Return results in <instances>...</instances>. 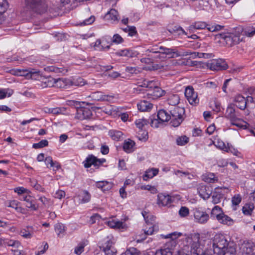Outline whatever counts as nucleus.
<instances>
[{
	"label": "nucleus",
	"instance_id": "27",
	"mask_svg": "<svg viewBox=\"0 0 255 255\" xmlns=\"http://www.w3.org/2000/svg\"><path fill=\"white\" fill-rule=\"evenodd\" d=\"M6 205L8 207L14 209L17 212L24 214L25 210L20 206V203L16 200H8L6 202Z\"/></svg>",
	"mask_w": 255,
	"mask_h": 255
},
{
	"label": "nucleus",
	"instance_id": "43",
	"mask_svg": "<svg viewBox=\"0 0 255 255\" xmlns=\"http://www.w3.org/2000/svg\"><path fill=\"white\" fill-rule=\"evenodd\" d=\"M55 231L57 236L60 237H63L64 235L66 227L61 223H57L54 226Z\"/></svg>",
	"mask_w": 255,
	"mask_h": 255
},
{
	"label": "nucleus",
	"instance_id": "41",
	"mask_svg": "<svg viewBox=\"0 0 255 255\" xmlns=\"http://www.w3.org/2000/svg\"><path fill=\"white\" fill-rule=\"evenodd\" d=\"M137 86L139 87L146 88L148 89H152L155 86V81L154 80L149 81L147 80H140L137 82Z\"/></svg>",
	"mask_w": 255,
	"mask_h": 255
},
{
	"label": "nucleus",
	"instance_id": "19",
	"mask_svg": "<svg viewBox=\"0 0 255 255\" xmlns=\"http://www.w3.org/2000/svg\"><path fill=\"white\" fill-rule=\"evenodd\" d=\"M242 255H255V245L250 242H244L240 248Z\"/></svg>",
	"mask_w": 255,
	"mask_h": 255
},
{
	"label": "nucleus",
	"instance_id": "61",
	"mask_svg": "<svg viewBox=\"0 0 255 255\" xmlns=\"http://www.w3.org/2000/svg\"><path fill=\"white\" fill-rule=\"evenodd\" d=\"M121 255H139V252L134 248H129Z\"/></svg>",
	"mask_w": 255,
	"mask_h": 255
},
{
	"label": "nucleus",
	"instance_id": "38",
	"mask_svg": "<svg viewBox=\"0 0 255 255\" xmlns=\"http://www.w3.org/2000/svg\"><path fill=\"white\" fill-rule=\"evenodd\" d=\"M180 97L177 94H169L167 99L168 104L171 106H175L180 103Z\"/></svg>",
	"mask_w": 255,
	"mask_h": 255
},
{
	"label": "nucleus",
	"instance_id": "8",
	"mask_svg": "<svg viewBox=\"0 0 255 255\" xmlns=\"http://www.w3.org/2000/svg\"><path fill=\"white\" fill-rule=\"evenodd\" d=\"M25 4L28 9L39 13H43L46 11L47 6L41 0H25Z\"/></svg>",
	"mask_w": 255,
	"mask_h": 255
},
{
	"label": "nucleus",
	"instance_id": "29",
	"mask_svg": "<svg viewBox=\"0 0 255 255\" xmlns=\"http://www.w3.org/2000/svg\"><path fill=\"white\" fill-rule=\"evenodd\" d=\"M96 186L103 191H106L112 188L113 183L106 180L100 181L96 182Z\"/></svg>",
	"mask_w": 255,
	"mask_h": 255
},
{
	"label": "nucleus",
	"instance_id": "54",
	"mask_svg": "<svg viewBox=\"0 0 255 255\" xmlns=\"http://www.w3.org/2000/svg\"><path fill=\"white\" fill-rule=\"evenodd\" d=\"M139 188L143 190H147L149 191L150 193L153 194H156L158 192L155 186L149 184L141 185Z\"/></svg>",
	"mask_w": 255,
	"mask_h": 255
},
{
	"label": "nucleus",
	"instance_id": "23",
	"mask_svg": "<svg viewBox=\"0 0 255 255\" xmlns=\"http://www.w3.org/2000/svg\"><path fill=\"white\" fill-rule=\"evenodd\" d=\"M93 97L96 100L98 101H107L110 102H114L117 99L114 95H104L101 92H97L93 94Z\"/></svg>",
	"mask_w": 255,
	"mask_h": 255
},
{
	"label": "nucleus",
	"instance_id": "37",
	"mask_svg": "<svg viewBox=\"0 0 255 255\" xmlns=\"http://www.w3.org/2000/svg\"><path fill=\"white\" fill-rule=\"evenodd\" d=\"M159 169L155 168H151L147 169L143 177L144 180L146 181L148 179H151L157 175L158 173Z\"/></svg>",
	"mask_w": 255,
	"mask_h": 255
},
{
	"label": "nucleus",
	"instance_id": "28",
	"mask_svg": "<svg viewBox=\"0 0 255 255\" xmlns=\"http://www.w3.org/2000/svg\"><path fill=\"white\" fill-rule=\"evenodd\" d=\"M19 234L24 239H31L34 236V228L33 226H28L21 229L20 231Z\"/></svg>",
	"mask_w": 255,
	"mask_h": 255
},
{
	"label": "nucleus",
	"instance_id": "63",
	"mask_svg": "<svg viewBox=\"0 0 255 255\" xmlns=\"http://www.w3.org/2000/svg\"><path fill=\"white\" fill-rule=\"evenodd\" d=\"M178 214L180 217L182 218L186 217L189 215V210L186 207H181L179 210Z\"/></svg>",
	"mask_w": 255,
	"mask_h": 255
},
{
	"label": "nucleus",
	"instance_id": "49",
	"mask_svg": "<svg viewBox=\"0 0 255 255\" xmlns=\"http://www.w3.org/2000/svg\"><path fill=\"white\" fill-rule=\"evenodd\" d=\"M232 207L234 210H236L237 206L242 201V197L240 194H236L232 198Z\"/></svg>",
	"mask_w": 255,
	"mask_h": 255
},
{
	"label": "nucleus",
	"instance_id": "15",
	"mask_svg": "<svg viewBox=\"0 0 255 255\" xmlns=\"http://www.w3.org/2000/svg\"><path fill=\"white\" fill-rule=\"evenodd\" d=\"M221 39L223 40L227 45L232 46L239 42L240 38L237 35L233 33H225L221 35Z\"/></svg>",
	"mask_w": 255,
	"mask_h": 255
},
{
	"label": "nucleus",
	"instance_id": "32",
	"mask_svg": "<svg viewBox=\"0 0 255 255\" xmlns=\"http://www.w3.org/2000/svg\"><path fill=\"white\" fill-rule=\"evenodd\" d=\"M106 42L103 40H97L94 43L91 44L95 50H108L110 48V45H106Z\"/></svg>",
	"mask_w": 255,
	"mask_h": 255
},
{
	"label": "nucleus",
	"instance_id": "42",
	"mask_svg": "<svg viewBox=\"0 0 255 255\" xmlns=\"http://www.w3.org/2000/svg\"><path fill=\"white\" fill-rule=\"evenodd\" d=\"M206 23L204 22L199 21L195 22L194 24L190 25L188 27V30L191 32H195V30L204 29L206 27Z\"/></svg>",
	"mask_w": 255,
	"mask_h": 255
},
{
	"label": "nucleus",
	"instance_id": "64",
	"mask_svg": "<svg viewBox=\"0 0 255 255\" xmlns=\"http://www.w3.org/2000/svg\"><path fill=\"white\" fill-rule=\"evenodd\" d=\"M234 249L231 248H226V250H222V253H216V255H234Z\"/></svg>",
	"mask_w": 255,
	"mask_h": 255
},
{
	"label": "nucleus",
	"instance_id": "53",
	"mask_svg": "<svg viewBox=\"0 0 255 255\" xmlns=\"http://www.w3.org/2000/svg\"><path fill=\"white\" fill-rule=\"evenodd\" d=\"M254 208V205L253 204H246L242 208L243 213L245 215H251Z\"/></svg>",
	"mask_w": 255,
	"mask_h": 255
},
{
	"label": "nucleus",
	"instance_id": "3",
	"mask_svg": "<svg viewBox=\"0 0 255 255\" xmlns=\"http://www.w3.org/2000/svg\"><path fill=\"white\" fill-rule=\"evenodd\" d=\"M225 116L230 121L231 125L243 129L247 128L248 124L239 118V113L236 111L233 104H230L228 106Z\"/></svg>",
	"mask_w": 255,
	"mask_h": 255
},
{
	"label": "nucleus",
	"instance_id": "20",
	"mask_svg": "<svg viewBox=\"0 0 255 255\" xmlns=\"http://www.w3.org/2000/svg\"><path fill=\"white\" fill-rule=\"evenodd\" d=\"M25 202V206L32 211H36L38 209V205L36 204L34 198L30 193L23 197L22 199Z\"/></svg>",
	"mask_w": 255,
	"mask_h": 255
},
{
	"label": "nucleus",
	"instance_id": "59",
	"mask_svg": "<svg viewBox=\"0 0 255 255\" xmlns=\"http://www.w3.org/2000/svg\"><path fill=\"white\" fill-rule=\"evenodd\" d=\"M8 7V4L6 0H0V15L3 14Z\"/></svg>",
	"mask_w": 255,
	"mask_h": 255
},
{
	"label": "nucleus",
	"instance_id": "5",
	"mask_svg": "<svg viewBox=\"0 0 255 255\" xmlns=\"http://www.w3.org/2000/svg\"><path fill=\"white\" fill-rule=\"evenodd\" d=\"M228 242L225 236L221 233H217L215 235L213 240V253H222V250H226L227 248Z\"/></svg>",
	"mask_w": 255,
	"mask_h": 255
},
{
	"label": "nucleus",
	"instance_id": "13",
	"mask_svg": "<svg viewBox=\"0 0 255 255\" xmlns=\"http://www.w3.org/2000/svg\"><path fill=\"white\" fill-rule=\"evenodd\" d=\"M185 96L190 103L193 106H197L199 102V99L198 98V95L194 90L192 87H188L185 90Z\"/></svg>",
	"mask_w": 255,
	"mask_h": 255
},
{
	"label": "nucleus",
	"instance_id": "1",
	"mask_svg": "<svg viewBox=\"0 0 255 255\" xmlns=\"http://www.w3.org/2000/svg\"><path fill=\"white\" fill-rule=\"evenodd\" d=\"M146 51L156 54V55L151 58H143L141 59L142 63L150 64L154 61L158 62V60L163 61L167 58H174L178 57H183L190 55L192 58L197 57H202L204 54L198 52H191L185 51H178L176 48H169L163 46H155Z\"/></svg>",
	"mask_w": 255,
	"mask_h": 255
},
{
	"label": "nucleus",
	"instance_id": "12",
	"mask_svg": "<svg viewBox=\"0 0 255 255\" xmlns=\"http://www.w3.org/2000/svg\"><path fill=\"white\" fill-rule=\"evenodd\" d=\"M105 162L106 159L104 158L98 159L93 155H89L83 162V163L86 168L90 167L92 165L98 168Z\"/></svg>",
	"mask_w": 255,
	"mask_h": 255
},
{
	"label": "nucleus",
	"instance_id": "39",
	"mask_svg": "<svg viewBox=\"0 0 255 255\" xmlns=\"http://www.w3.org/2000/svg\"><path fill=\"white\" fill-rule=\"evenodd\" d=\"M44 70L46 72H53L55 73L64 74L67 72V70L63 67H56L55 66H49L45 67Z\"/></svg>",
	"mask_w": 255,
	"mask_h": 255
},
{
	"label": "nucleus",
	"instance_id": "6",
	"mask_svg": "<svg viewBox=\"0 0 255 255\" xmlns=\"http://www.w3.org/2000/svg\"><path fill=\"white\" fill-rule=\"evenodd\" d=\"M190 64V61L189 59L181 58L179 59H173L170 60L168 64H167L166 62L165 64L154 65L152 66V69L153 70H168L170 69L172 66L188 65Z\"/></svg>",
	"mask_w": 255,
	"mask_h": 255
},
{
	"label": "nucleus",
	"instance_id": "16",
	"mask_svg": "<svg viewBox=\"0 0 255 255\" xmlns=\"http://www.w3.org/2000/svg\"><path fill=\"white\" fill-rule=\"evenodd\" d=\"M165 91L158 87L157 83L155 81V86L152 89H148L147 96L149 98L155 100L165 95Z\"/></svg>",
	"mask_w": 255,
	"mask_h": 255
},
{
	"label": "nucleus",
	"instance_id": "18",
	"mask_svg": "<svg viewBox=\"0 0 255 255\" xmlns=\"http://www.w3.org/2000/svg\"><path fill=\"white\" fill-rule=\"evenodd\" d=\"M91 199L90 194L86 190L80 191L74 197L75 201L79 204L88 203Z\"/></svg>",
	"mask_w": 255,
	"mask_h": 255
},
{
	"label": "nucleus",
	"instance_id": "34",
	"mask_svg": "<svg viewBox=\"0 0 255 255\" xmlns=\"http://www.w3.org/2000/svg\"><path fill=\"white\" fill-rule=\"evenodd\" d=\"M123 149L127 153L133 152L135 149V142L130 139L126 140L123 144Z\"/></svg>",
	"mask_w": 255,
	"mask_h": 255
},
{
	"label": "nucleus",
	"instance_id": "2",
	"mask_svg": "<svg viewBox=\"0 0 255 255\" xmlns=\"http://www.w3.org/2000/svg\"><path fill=\"white\" fill-rule=\"evenodd\" d=\"M184 239V245L190 247L192 255H213L211 250H203L199 234H191L185 236Z\"/></svg>",
	"mask_w": 255,
	"mask_h": 255
},
{
	"label": "nucleus",
	"instance_id": "50",
	"mask_svg": "<svg viewBox=\"0 0 255 255\" xmlns=\"http://www.w3.org/2000/svg\"><path fill=\"white\" fill-rule=\"evenodd\" d=\"M146 223L149 224H152L153 222L154 221L155 217L150 213L143 211L141 213Z\"/></svg>",
	"mask_w": 255,
	"mask_h": 255
},
{
	"label": "nucleus",
	"instance_id": "56",
	"mask_svg": "<svg viewBox=\"0 0 255 255\" xmlns=\"http://www.w3.org/2000/svg\"><path fill=\"white\" fill-rule=\"evenodd\" d=\"M3 243H5L8 246L11 247L12 249L21 248V245L19 241L16 240H11L5 241L4 240Z\"/></svg>",
	"mask_w": 255,
	"mask_h": 255
},
{
	"label": "nucleus",
	"instance_id": "62",
	"mask_svg": "<svg viewBox=\"0 0 255 255\" xmlns=\"http://www.w3.org/2000/svg\"><path fill=\"white\" fill-rule=\"evenodd\" d=\"M14 192L16 193L18 195H22L23 194H28L30 193V191L23 187H18L14 188Z\"/></svg>",
	"mask_w": 255,
	"mask_h": 255
},
{
	"label": "nucleus",
	"instance_id": "24",
	"mask_svg": "<svg viewBox=\"0 0 255 255\" xmlns=\"http://www.w3.org/2000/svg\"><path fill=\"white\" fill-rule=\"evenodd\" d=\"M107 225L110 228L116 229H126L127 228V225L125 222L114 219L108 221Z\"/></svg>",
	"mask_w": 255,
	"mask_h": 255
},
{
	"label": "nucleus",
	"instance_id": "21",
	"mask_svg": "<svg viewBox=\"0 0 255 255\" xmlns=\"http://www.w3.org/2000/svg\"><path fill=\"white\" fill-rule=\"evenodd\" d=\"M92 115V111L89 108L81 107L77 110L76 118L79 120L89 119Z\"/></svg>",
	"mask_w": 255,
	"mask_h": 255
},
{
	"label": "nucleus",
	"instance_id": "14",
	"mask_svg": "<svg viewBox=\"0 0 255 255\" xmlns=\"http://www.w3.org/2000/svg\"><path fill=\"white\" fill-rule=\"evenodd\" d=\"M172 202V197L168 194L160 193L157 196L156 204L159 207H168Z\"/></svg>",
	"mask_w": 255,
	"mask_h": 255
},
{
	"label": "nucleus",
	"instance_id": "60",
	"mask_svg": "<svg viewBox=\"0 0 255 255\" xmlns=\"http://www.w3.org/2000/svg\"><path fill=\"white\" fill-rule=\"evenodd\" d=\"M38 200L46 207H49L53 204V202L50 199L47 198L44 196L40 197Z\"/></svg>",
	"mask_w": 255,
	"mask_h": 255
},
{
	"label": "nucleus",
	"instance_id": "17",
	"mask_svg": "<svg viewBox=\"0 0 255 255\" xmlns=\"http://www.w3.org/2000/svg\"><path fill=\"white\" fill-rule=\"evenodd\" d=\"M197 190L200 197L204 200L209 198L212 194V190L210 188L203 184H199L197 186Z\"/></svg>",
	"mask_w": 255,
	"mask_h": 255
},
{
	"label": "nucleus",
	"instance_id": "45",
	"mask_svg": "<svg viewBox=\"0 0 255 255\" xmlns=\"http://www.w3.org/2000/svg\"><path fill=\"white\" fill-rule=\"evenodd\" d=\"M149 255H172L171 250L169 248L161 249L154 253L152 251L148 252Z\"/></svg>",
	"mask_w": 255,
	"mask_h": 255
},
{
	"label": "nucleus",
	"instance_id": "55",
	"mask_svg": "<svg viewBox=\"0 0 255 255\" xmlns=\"http://www.w3.org/2000/svg\"><path fill=\"white\" fill-rule=\"evenodd\" d=\"M109 135L115 140H119L122 137L123 133L118 130H112L109 132Z\"/></svg>",
	"mask_w": 255,
	"mask_h": 255
},
{
	"label": "nucleus",
	"instance_id": "51",
	"mask_svg": "<svg viewBox=\"0 0 255 255\" xmlns=\"http://www.w3.org/2000/svg\"><path fill=\"white\" fill-rule=\"evenodd\" d=\"M214 191L215 192V193L220 195V196L223 198L225 194H228L230 192V190L226 187H217L214 189Z\"/></svg>",
	"mask_w": 255,
	"mask_h": 255
},
{
	"label": "nucleus",
	"instance_id": "7",
	"mask_svg": "<svg viewBox=\"0 0 255 255\" xmlns=\"http://www.w3.org/2000/svg\"><path fill=\"white\" fill-rule=\"evenodd\" d=\"M185 110L183 108L176 107L171 111V123L174 127H178L184 119Z\"/></svg>",
	"mask_w": 255,
	"mask_h": 255
},
{
	"label": "nucleus",
	"instance_id": "52",
	"mask_svg": "<svg viewBox=\"0 0 255 255\" xmlns=\"http://www.w3.org/2000/svg\"><path fill=\"white\" fill-rule=\"evenodd\" d=\"M13 93V91L12 89H0V99H3L6 97H10Z\"/></svg>",
	"mask_w": 255,
	"mask_h": 255
},
{
	"label": "nucleus",
	"instance_id": "47",
	"mask_svg": "<svg viewBox=\"0 0 255 255\" xmlns=\"http://www.w3.org/2000/svg\"><path fill=\"white\" fill-rule=\"evenodd\" d=\"M182 235L181 232H174L166 235L161 234L160 236L163 239H169L172 241H175Z\"/></svg>",
	"mask_w": 255,
	"mask_h": 255
},
{
	"label": "nucleus",
	"instance_id": "11",
	"mask_svg": "<svg viewBox=\"0 0 255 255\" xmlns=\"http://www.w3.org/2000/svg\"><path fill=\"white\" fill-rule=\"evenodd\" d=\"M193 213L194 221L196 223L204 224L209 220V215L206 212L198 208L193 209Z\"/></svg>",
	"mask_w": 255,
	"mask_h": 255
},
{
	"label": "nucleus",
	"instance_id": "25",
	"mask_svg": "<svg viewBox=\"0 0 255 255\" xmlns=\"http://www.w3.org/2000/svg\"><path fill=\"white\" fill-rule=\"evenodd\" d=\"M72 86V80L66 78L55 79V87L58 88H67Z\"/></svg>",
	"mask_w": 255,
	"mask_h": 255
},
{
	"label": "nucleus",
	"instance_id": "30",
	"mask_svg": "<svg viewBox=\"0 0 255 255\" xmlns=\"http://www.w3.org/2000/svg\"><path fill=\"white\" fill-rule=\"evenodd\" d=\"M202 179L208 183H215L218 182V177L213 173L208 172L202 176Z\"/></svg>",
	"mask_w": 255,
	"mask_h": 255
},
{
	"label": "nucleus",
	"instance_id": "33",
	"mask_svg": "<svg viewBox=\"0 0 255 255\" xmlns=\"http://www.w3.org/2000/svg\"><path fill=\"white\" fill-rule=\"evenodd\" d=\"M138 109L141 112H148L153 108V105L146 101H142L137 105Z\"/></svg>",
	"mask_w": 255,
	"mask_h": 255
},
{
	"label": "nucleus",
	"instance_id": "40",
	"mask_svg": "<svg viewBox=\"0 0 255 255\" xmlns=\"http://www.w3.org/2000/svg\"><path fill=\"white\" fill-rule=\"evenodd\" d=\"M217 220L220 223L228 226L232 225L234 223L233 220L224 213L221 214Z\"/></svg>",
	"mask_w": 255,
	"mask_h": 255
},
{
	"label": "nucleus",
	"instance_id": "44",
	"mask_svg": "<svg viewBox=\"0 0 255 255\" xmlns=\"http://www.w3.org/2000/svg\"><path fill=\"white\" fill-rule=\"evenodd\" d=\"M214 145L219 149L224 151H228L229 150L230 144L227 143V144L224 142L220 139H217L214 142Z\"/></svg>",
	"mask_w": 255,
	"mask_h": 255
},
{
	"label": "nucleus",
	"instance_id": "22",
	"mask_svg": "<svg viewBox=\"0 0 255 255\" xmlns=\"http://www.w3.org/2000/svg\"><path fill=\"white\" fill-rule=\"evenodd\" d=\"M233 105L242 110H244L247 107V101L244 97L241 94L235 95L233 98Z\"/></svg>",
	"mask_w": 255,
	"mask_h": 255
},
{
	"label": "nucleus",
	"instance_id": "35",
	"mask_svg": "<svg viewBox=\"0 0 255 255\" xmlns=\"http://www.w3.org/2000/svg\"><path fill=\"white\" fill-rule=\"evenodd\" d=\"M105 18L106 19L111 21L112 22L118 21L119 20L118 12L116 10L111 9L105 15Z\"/></svg>",
	"mask_w": 255,
	"mask_h": 255
},
{
	"label": "nucleus",
	"instance_id": "57",
	"mask_svg": "<svg viewBox=\"0 0 255 255\" xmlns=\"http://www.w3.org/2000/svg\"><path fill=\"white\" fill-rule=\"evenodd\" d=\"M42 80L43 82L45 84V87H55V79L53 78L52 77H48L47 78H43V76H42L41 79L40 80Z\"/></svg>",
	"mask_w": 255,
	"mask_h": 255
},
{
	"label": "nucleus",
	"instance_id": "10",
	"mask_svg": "<svg viewBox=\"0 0 255 255\" xmlns=\"http://www.w3.org/2000/svg\"><path fill=\"white\" fill-rule=\"evenodd\" d=\"M207 67L210 70L214 71L226 70L228 68L227 62L223 59L210 60L207 63Z\"/></svg>",
	"mask_w": 255,
	"mask_h": 255
},
{
	"label": "nucleus",
	"instance_id": "9",
	"mask_svg": "<svg viewBox=\"0 0 255 255\" xmlns=\"http://www.w3.org/2000/svg\"><path fill=\"white\" fill-rule=\"evenodd\" d=\"M115 240L112 236H108L105 243L102 245V249L105 255H115L117 250L114 247Z\"/></svg>",
	"mask_w": 255,
	"mask_h": 255
},
{
	"label": "nucleus",
	"instance_id": "26",
	"mask_svg": "<svg viewBox=\"0 0 255 255\" xmlns=\"http://www.w3.org/2000/svg\"><path fill=\"white\" fill-rule=\"evenodd\" d=\"M138 54L139 53L137 51L130 49L120 50L116 52L117 56H126L130 58L136 57Z\"/></svg>",
	"mask_w": 255,
	"mask_h": 255
},
{
	"label": "nucleus",
	"instance_id": "48",
	"mask_svg": "<svg viewBox=\"0 0 255 255\" xmlns=\"http://www.w3.org/2000/svg\"><path fill=\"white\" fill-rule=\"evenodd\" d=\"M134 124L137 128L142 130L145 128L147 126L148 122L145 119H139L134 122Z\"/></svg>",
	"mask_w": 255,
	"mask_h": 255
},
{
	"label": "nucleus",
	"instance_id": "46",
	"mask_svg": "<svg viewBox=\"0 0 255 255\" xmlns=\"http://www.w3.org/2000/svg\"><path fill=\"white\" fill-rule=\"evenodd\" d=\"M175 141L177 145L184 146L189 142V137L185 135L178 136L176 138Z\"/></svg>",
	"mask_w": 255,
	"mask_h": 255
},
{
	"label": "nucleus",
	"instance_id": "31",
	"mask_svg": "<svg viewBox=\"0 0 255 255\" xmlns=\"http://www.w3.org/2000/svg\"><path fill=\"white\" fill-rule=\"evenodd\" d=\"M45 163L47 167H51L54 171L58 170L61 168L60 164L56 161H53L51 156H47L45 157Z\"/></svg>",
	"mask_w": 255,
	"mask_h": 255
},
{
	"label": "nucleus",
	"instance_id": "36",
	"mask_svg": "<svg viewBox=\"0 0 255 255\" xmlns=\"http://www.w3.org/2000/svg\"><path fill=\"white\" fill-rule=\"evenodd\" d=\"M157 117L163 123L171 119V115L164 110H159L157 113Z\"/></svg>",
	"mask_w": 255,
	"mask_h": 255
},
{
	"label": "nucleus",
	"instance_id": "4",
	"mask_svg": "<svg viewBox=\"0 0 255 255\" xmlns=\"http://www.w3.org/2000/svg\"><path fill=\"white\" fill-rule=\"evenodd\" d=\"M10 73L14 76L24 77L27 79L39 80L42 78L41 72L35 69H14L11 70Z\"/></svg>",
	"mask_w": 255,
	"mask_h": 255
},
{
	"label": "nucleus",
	"instance_id": "58",
	"mask_svg": "<svg viewBox=\"0 0 255 255\" xmlns=\"http://www.w3.org/2000/svg\"><path fill=\"white\" fill-rule=\"evenodd\" d=\"M223 213L221 208L218 206H215L211 211V216L217 219Z\"/></svg>",
	"mask_w": 255,
	"mask_h": 255
}]
</instances>
